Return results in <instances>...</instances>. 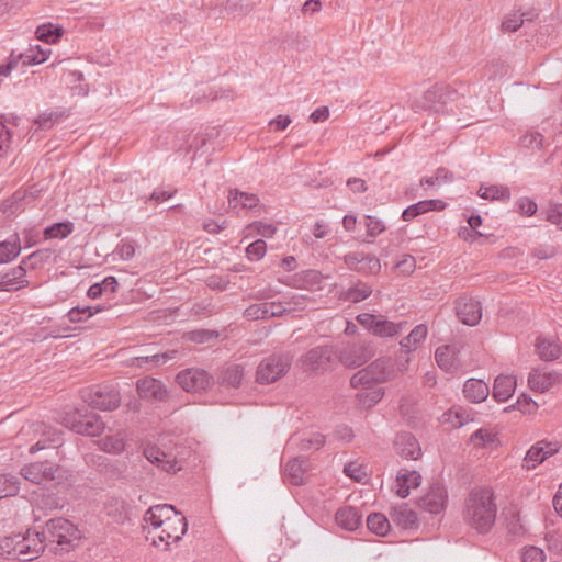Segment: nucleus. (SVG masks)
Listing matches in <instances>:
<instances>
[{"instance_id":"obj_7","label":"nucleus","mask_w":562,"mask_h":562,"mask_svg":"<svg viewBox=\"0 0 562 562\" xmlns=\"http://www.w3.org/2000/svg\"><path fill=\"white\" fill-rule=\"evenodd\" d=\"M187 530L186 517L173 508L172 514L165 520L160 532L153 536L151 542L156 547L164 544L167 548L171 542H178Z\"/></svg>"},{"instance_id":"obj_39","label":"nucleus","mask_w":562,"mask_h":562,"mask_svg":"<svg viewBox=\"0 0 562 562\" xmlns=\"http://www.w3.org/2000/svg\"><path fill=\"white\" fill-rule=\"evenodd\" d=\"M22 485V479L15 474H0V499L16 495Z\"/></svg>"},{"instance_id":"obj_14","label":"nucleus","mask_w":562,"mask_h":562,"mask_svg":"<svg viewBox=\"0 0 562 562\" xmlns=\"http://www.w3.org/2000/svg\"><path fill=\"white\" fill-rule=\"evenodd\" d=\"M136 390L140 398L151 402H165L168 391L165 384L155 378L146 376L136 383Z\"/></svg>"},{"instance_id":"obj_60","label":"nucleus","mask_w":562,"mask_h":562,"mask_svg":"<svg viewBox=\"0 0 562 562\" xmlns=\"http://www.w3.org/2000/svg\"><path fill=\"white\" fill-rule=\"evenodd\" d=\"M516 205L518 207V211L526 216L535 215L538 211L537 203L529 198H520L516 202Z\"/></svg>"},{"instance_id":"obj_62","label":"nucleus","mask_w":562,"mask_h":562,"mask_svg":"<svg viewBox=\"0 0 562 562\" xmlns=\"http://www.w3.org/2000/svg\"><path fill=\"white\" fill-rule=\"evenodd\" d=\"M103 448L105 451L112 452V453H120L124 450L125 443L122 438L113 437V438H106L103 441Z\"/></svg>"},{"instance_id":"obj_59","label":"nucleus","mask_w":562,"mask_h":562,"mask_svg":"<svg viewBox=\"0 0 562 562\" xmlns=\"http://www.w3.org/2000/svg\"><path fill=\"white\" fill-rule=\"evenodd\" d=\"M218 334L216 331L209 329H199L189 333L190 340L196 344L210 341L211 339L216 338Z\"/></svg>"},{"instance_id":"obj_50","label":"nucleus","mask_w":562,"mask_h":562,"mask_svg":"<svg viewBox=\"0 0 562 562\" xmlns=\"http://www.w3.org/2000/svg\"><path fill=\"white\" fill-rule=\"evenodd\" d=\"M324 445L325 436L319 432L312 434L310 437L300 440V449L303 451H307L311 449L318 450Z\"/></svg>"},{"instance_id":"obj_25","label":"nucleus","mask_w":562,"mask_h":562,"mask_svg":"<svg viewBox=\"0 0 562 562\" xmlns=\"http://www.w3.org/2000/svg\"><path fill=\"white\" fill-rule=\"evenodd\" d=\"M24 537L21 533L5 536L0 539V555L9 560H20L22 557V548Z\"/></svg>"},{"instance_id":"obj_10","label":"nucleus","mask_w":562,"mask_h":562,"mask_svg":"<svg viewBox=\"0 0 562 562\" xmlns=\"http://www.w3.org/2000/svg\"><path fill=\"white\" fill-rule=\"evenodd\" d=\"M177 383L189 393H201L209 390L213 383V376L204 369L189 368L180 371L176 376Z\"/></svg>"},{"instance_id":"obj_51","label":"nucleus","mask_w":562,"mask_h":562,"mask_svg":"<svg viewBox=\"0 0 562 562\" xmlns=\"http://www.w3.org/2000/svg\"><path fill=\"white\" fill-rule=\"evenodd\" d=\"M344 473L355 480L356 482H363L367 479V472L363 470L362 465L358 462H348L344 467Z\"/></svg>"},{"instance_id":"obj_29","label":"nucleus","mask_w":562,"mask_h":562,"mask_svg":"<svg viewBox=\"0 0 562 562\" xmlns=\"http://www.w3.org/2000/svg\"><path fill=\"white\" fill-rule=\"evenodd\" d=\"M516 380L513 375H498L494 381L493 397L497 402H506L514 394Z\"/></svg>"},{"instance_id":"obj_61","label":"nucleus","mask_w":562,"mask_h":562,"mask_svg":"<svg viewBox=\"0 0 562 562\" xmlns=\"http://www.w3.org/2000/svg\"><path fill=\"white\" fill-rule=\"evenodd\" d=\"M544 137L539 132H530L521 137V143L526 147L540 148L543 145Z\"/></svg>"},{"instance_id":"obj_47","label":"nucleus","mask_w":562,"mask_h":562,"mask_svg":"<svg viewBox=\"0 0 562 562\" xmlns=\"http://www.w3.org/2000/svg\"><path fill=\"white\" fill-rule=\"evenodd\" d=\"M48 55L49 50L37 47V50L31 48L26 53L20 54L19 59H21L23 66L38 65L44 63Z\"/></svg>"},{"instance_id":"obj_49","label":"nucleus","mask_w":562,"mask_h":562,"mask_svg":"<svg viewBox=\"0 0 562 562\" xmlns=\"http://www.w3.org/2000/svg\"><path fill=\"white\" fill-rule=\"evenodd\" d=\"M267 244L262 239H257L246 248V256L250 261H258L265 257Z\"/></svg>"},{"instance_id":"obj_35","label":"nucleus","mask_w":562,"mask_h":562,"mask_svg":"<svg viewBox=\"0 0 562 562\" xmlns=\"http://www.w3.org/2000/svg\"><path fill=\"white\" fill-rule=\"evenodd\" d=\"M21 252V243L18 234L0 243V265L13 261Z\"/></svg>"},{"instance_id":"obj_3","label":"nucleus","mask_w":562,"mask_h":562,"mask_svg":"<svg viewBox=\"0 0 562 562\" xmlns=\"http://www.w3.org/2000/svg\"><path fill=\"white\" fill-rule=\"evenodd\" d=\"M459 92L447 85H434L412 102L415 112L443 113L449 102L458 100Z\"/></svg>"},{"instance_id":"obj_44","label":"nucleus","mask_w":562,"mask_h":562,"mask_svg":"<svg viewBox=\"0 0 562 562\" xmlns=\"http://www.w3.org/2000/svg\"><path fill=\"white\" fill-rule=\"evenodd\" d=\"M74 231V223L71 222H58L46 227L44 229V236L46 239L49 238H66Z\"/></svg>"},{"instance_id":"obj_57","label":"nucleus","mask_w":562,"mask_h":562,"mask_svg":"<svg viewBox=\"0 0 562 562\" xmlns=\"http://www.w3.org/2000/svg\"><path fill=\"white\" fill-rule=\"evenodd\" d=\"M115 252L122 260L127 261L132 259L135 255L134 243L128 239H122L116 246Z\"/></svg>"},{"instance_id":"obj_40","label":"nucleus","mask_w":562,"mask_h":562,"mask_svg":"<svg viewBox=\"0 0 562 562\" xmlns=\"http://www.w3.org/2000/svg\"><path fill=\"white\" fill-rule=\"evenodd\" d=\"M477 194L480 198L490 201H508L510 199L509 189L497 184L481 186Z\"/></svg>"},{"instance_id":"obj_5","label":"nucleus","mask_w":562,"mask_h":562,"mask_svg":"<svg viewBox=\"0 0 562 562\" xmlns=\"http://www.w3.org/2000/svg\"><path fill=\"white\" fill-rule=\"evenodd\" d=\"M64 424L70 430L90 437H97L104 430V423L95 413L76 409L64 418Z\"/></svg>"},{"instance_id":"obj_15","label":"nucleus","mask_w":562,"mask_h":562,"mask_svg":"<svg viewBox=\"0 0 562 562\" xmlns=\"http://www.w3.org/2000/svg\"><path fill=\"white\" fill-rule=\"evenodd\" d=\"M339 361L348 368H358L371 358V352L363 344H349L339 351Z\"/></svg>"},{"instance_id":"obj_48","label":"nucleus","mask_w":562,"mask_h":562,"mask_svg":"<svg viewBox=\"0 0 562 562\" xmlns=\"http://www.w3.org/2000/svg\"><path fill=\"white\" fill-rule=\"evenodd\" d=\"M531 19H532V15L530 13L510 14L504 19V21L502 23V31L503 32H515L522 25L524 21H529Z\"/></svg>"},{"instance_id":"obj_52","label":"nucleus","mask_w":562,"mask_h":562,"mask_svg":"<svg viewBox=\"0 0 562 562\" xmlns=\"http://www.w3.org/2000/svg\"><path fill=\"white\" fill-rule=\"evenodd\" d=\"M350 385L353 389L362 391L372 387V385H374V382L371 381L370 376H368V373H366V371L361 369L351 376Z\"/></svg>"},{"instance_id":"obj_30","label":"nucleus","mask_w":562,"mask_h":562,"mask_svg":"<svg viewBox=\"0 0 562 562\" xmlns=\"http://www.w3.org/2000/svg\"><path fill=\"white\" fill-rule=\"evenodd\" d=\"M335 520L337 525L346 530L353 531L361 524V515L358 509L351 506L339 508L336 512Z\"/></svg>"},{"instance_id":"obj_11","label":"nucleus","mask_w":562,"mask_h":562,"mask_svg":"<svg viewBox=\"0 0 562 562\" xmlns=\"http://www.w3.org/2000/svg\"><path fill=\"white\" fill-rule=\"evenodd\" d=\"M334 348L329 345L317 346L300 358L304 371L325 372L334 359Z\"/></svg>"},{"instance_id":"obj_1","label":"nucleus","mask_w":562,"mask_h":562,"mask_svg":"<svg viewBox=\"0 0 562 562\" xmlns=\"http://www.w3.org/2000/svg\"><path fill=\"white\" fill-rule=\"evenodd\" d=\"M497 506L488 486H476L469 493L463 508L464 521L480 533H486L495 524Z\"/></svg>"},{"instance_id":"obj_19","label":"nucleus","mask_w":562,"mask_h":562,"mask_svg":"<svg viewBox=\"0 0 562 562\" xmlns=\"http://www.w3.org/2000/svg\"><path fill=\"white\" fill-rule=\"evenodd\" d=\"M459 353L460 347L457 345H445L436 349L435 359L442 370L454 372L461 367Z\"/></svg>"},{"instance_id":"obj_53","label":"nucleus","mask_w":562,"mask_h":562,"mask_svg":"<svg viewBox=\"0 0 562 562\" xmlns=\"http://www.w3.org/2000/svg\"><path fill=\"white\" fill-rule=\"evenodd\" d=\"M546 554L542 549L530 546L525 547L521 552L522 562H544Z\"/></svg>"},{"instance_id":"obj_64","label":"nucleus","mask_w":562,"mask_h":562,"mask_svg":"<svg viewBox=\"0 0 562 562\" xmlns=\"http://www.w3.org/2000/svg\"><path fill=\"white\" fill-rule=\"evenodd\" d=\"M67 317H68L69 322H71V323H81V322H86L87 319L90 318L89 316H87L86 306L85 307H79V306L72 307L71 310L68 311Z\"/></svg>"},{"instance_id":"obj_18","label":"nucleus","mask_w":562,"mask_h":562,"mask_svg":"<svg viewBox=\"0 0 562 562\" xmlns=\"http://www.w3.org/2000/svg\"><path fill=\"white\" fill-rule=\"evenodd\" d=\"M144 457L157 468L166 471V472H177L181 469L178 465L177 460L166 452H164L160 448L154 445H146L143 449Z\"/></svg>"},{"instance_id":"obj_41","label":"nucleus","mask_w":562,"mask_h":562,"mask_svg":"<svg viewBox=\"0 0 562 562\" xmlns=\"http://www.w3.org/2000/svg\"><path fill=\"white\" fill-rule=\"evenodd\" d=\"M384 395V390L379 386L370 387L360 391L356 398L357 403L362 408H370L379 403Z\"/></svg>"},{"instance_id":"obj_6","label":"nucleus","mask_w":562,"mask_h":562,"mask_svg":"<svg viewBox=\"0 0 562 562\" xmlns=\"http://www.w3.org/2000/svg\"><path fill=\"white\" fill-rule=\"evenodd\" d=\"M20 477L37 485L57 483L63 479V470L49 461L33 462L21 468Z\"/></svg>"},{"instance_id":"obj_9","label":"nucleus","mask_w":562,"mask_h":562,"mask_svg":"<svg viewBox=\"0 0 562 562\" xmlns=\"http://www.w3.org/2000/svg\"><path fill=\"white\" fill-rule=\"evenodd\" d=\"M83 401L92 408L100 411H114L120 406L121 396L112 385H98L86 391Z\"/></svg>"},{"instance_id":"obj_32","label":"nucleus","mask_w":562,"mask_h":562,"mask_svg":"<svg viewBox=\"0 0 562 562\" xmlns=\"http://www.w3.org/2000/svg\"><path fill=\"white\" fill-rule=\"evenodd\" d=\"M392 521L401 528H413L417 524L416 513L406 505H398L391 509Z\"/></svg>"},{"instance_id":"obj_2","label":"nucleus","mask_w":562,"mask_h":562,"mask_svg":"<svg viewBox=\"0 0 562 562\" xmlns=\"http://www.w3.org/2000/svg\"><path fill=\"white\" fill-rule=\"evenodd\" d=\"M47 546L56 544V552H69L81 539V532L70 520L64 517L49 519L42 530Z\"/></svg>"},{"instance_id":"obj_12","label":"nucleus","mask_w":562,"mask_h":562,"mask_svg":"<svg viewBox=\"0 0 562 562\" xmlns=\"http://www.w3.org/2000/svg\"><path fill=\"white\" fill-rule=\"evenodd\" d=\"M344 262L349 270L366 274H375L381 269L379 258L361 251L348 252L344 256Z\"/></svg>"},{"instance_id":"obj_31","label":"nucleus","mask_w":562,"mask_h":562,"mask_svg":"<svg viewBox=\"0 0 562 562\" xmlns=\"http://www.w3.org/2000/svg\"><path fill=\"white\" fill-rule=\"evenodd\" d=\"M259 203L256 194L231 190L228 193V205L232 210H251Z\"/></svg>"},{"instance_id":"obj_56","label":"nucleus","mask_w":562,"mask_h":562,"mask_svg":"<svg viewBox=\"0 0 562 562\" xmlns=\"http://www.w3.org/2000/svg\"><path fill=\"white\" fill-rule=\"evenodd\" d=\"M546 220L562 229V204H550L546 211Z\"/></svg>"},{"instance_id":"obj_24","label":"nucleus","mask_w":562,"mask_h":562,"mask_svg":"<svg viewBox=\"0 0 562 562\" xmlns=\"http://www.w3.org/2000/svg\"><path fill=\"white\" fill-rule=\"evenodd\" d=\"M397 495L401 498H406L409 495L411 488L417 487L422 483V475L415 470L401 469L396 476Z\"/></svg>"},{"instance_id":"obj_16","label":"nucleus","mask_w":562,"mask_h":562,"mask_svg":"<svg viewBox=\"0 0 562 562\" xmlns=\"http://www.w3.org/2000/svg\"><path fill=\"white\" fill-rule=\"evenodd\" d=\"M558 442L538 441L526 453L522 467L531 470L559 451Z\"/></svg>"},{"instance_id":"obj_34","label":"nucleus","mask_w":562,"mask_h":562,"mask_svg":"<svg viewBox=\"0 0 562 562\" xmlns=\"http://www.w3.org/2000/svg\"><path fill=\"white\" fill-rule=\"evenodd\" d=\"M406 322L395 323L383 317H379L376 323H374V330L372 334L382 338L393 337L402 333L406 328Z\"/></svg>"},{"instance_id":"obj_17","label":"nucleus","mask_w":562,"mask_h":562,"mask_svg":"<svg viewBox=\"0 0 562 562\" xmlns=\"http://www.w3.org/2000/svg\"><path fill=\"white\" fill-rule=\"evenodd\" d=\"M458 318L465 325L474 326L482 318L481 303L472 297H461L456 303Z\"/></svg>"},{"instance_id":"obj_45","label":"nucleus","mask_w":562,"mask_h":562,"mask_svg":"<svg viewBox=\"0 0 562 562\" xmlns=\"http://www.w3.org/2000/svg\"><path fill=\"white\" fill-rule=\"evenodd\" d=\"M244 379V368L239 364H232L227 367L222 376L223 384L237 387Z\"/></svg>"},{"instance_id":"obj_22","label":"nucleus","mask_w":562,"mask_h":562,"mask_svg":"<svg viewBox=\"0 0 562 562\" xmlns=\"http://www.w3.org/2000/svg\"><path fill=\"white\" fill-rule=\"evenodd\" d=\"M24 541L22 548L21 561H31L38 557L44 551L46 541L42 536V531L27 530L26 535H23Z\"/></svg>"},{"instance_id":"obj_42","label":"nucleus","mask_w":562,"mask_h":562,"mask_svg":"<svg viewBox=\"0 0 562 562\" xmlns=\"http://www.w3.org/2000/svg\"><path fill=\"white\" fill-rule=\"evenodd\" d=\"M362 223L367 231L368 238L363 240L366 243H372L386 229L384 222L373 215H364Z\"/></svg>"},{"instance_id":"obj_63","label":"nucleus","mask_w":562,"mask_h":562,"mask_svg":"<svg viewBox=\"0 0 562 562\" xmlns=\"http://www.w3.org/2000/svg\"><path fill=\"white\" fill-rule=\"evenodd\" d=\"M109 515L116 517V521H124L127 518L125 510V503L123 501H114V504L109 507Z\"/></svg>"},{"instance_id":"obj_38","label":"nucleus","mask_w":562,"mask_h":562,"mask_svg":"<svg viewBox=\"0 0 562 562\" xmlns=\"http://www.w3.org/2000/svg\"><path fill=\"white\" fill-rule=\"evenodd\" d=\"M370 380L374 382V384L382 383L389 380L391 375V371L387 368V362L384 359H378L370 363L368 367L363 369Z\"/></svg>"},{"instance_id":"obj_27","label":"nucleus","mask_w":562,"mask_h":562,"mask_svg":"<svg viewBox=\"0 0 562 562\" xmlns=\"http://www.w3.org/2000/svg\"><path fill=\"white\" fill-rule=\"evenodd\" d=\"M173 506L168 504H159L149 507L144 515V522L153 526L155 530L161 529L165 520L172 514Z\"/></svg>"},{"instance_id":"obj_21","label":"nucleus","mask_w":562,"mask_h":562,"mask_svg":"<svg viewBox=\"0 0 562 562\" xmlns=\"http://www.w3.org/2000/svg\"><path fill=\"white\" fill-rule=\"evenodd\" d=\"M176 355L175 350L168 352H157L153 355H139L128 359V366L132 368H138L144 370H153L159 366L165 364L169 360L173 359Z\"/></svg>"},{"instance_id":"obj_26","label":"nucleus","mask_w":562,"mask_h":562,"mask_svg":"<svg viewBox=\"0 0 562 562\" xmlns=\"http://www.w3.org/2000/svg\"><path fill=\"white\" fill-rule=\"evenodd\" d=\"M428 327L425 324L415 326L411 333L400 341L401 352L411 353L426 340Z\"/></svg>"},{"instance_id":"obj_20","label":"nucleus","mask_w":562,"mask_h":562,"mask_svg":"<svg viewBox=\"0 0 562 562\" xmlns=\"http://www.w3.org/2000/svg\"><path fill=\"white\" fill-rule=\"evenodd\" d=\"M561 374L555 371L544 372L533 369L528 376V385L532 391L544 393L561 381Z\"/></svg>"},{"instance_id":"obj_13","label":"nucleus","mask_w":562,"mask_h":562,"mask_svg":"<svg viewBox=\"0 0 562 562\" xmlns=\"http://www.w3.org/2000/svg\"><path fill=\"white\" fill-rule=\"evenodd\" d=\"M447 502L448 493L446 487L439 482H436L432 483L428 492L420 497L418 504L423 509L431 514H439L445 509Z\"/></svg>"},{"instance_id":"obj_46","label":"nucleus","mask_w":562,"mask_h":562,"mask_svg":"<svg viewBox=\"0 0 562 562\" xmlns=\"http://www.w3.org/2000/svg\"><path fill=\"white\" fill-rule=\"evenodd\" d=\"M35 34L41 41L55 43L61 37L63 29L54 26L53 24H43L37 26Z\"/></svg>"},{"instance_id":"obj_28","label":"nucleus","mask_w":562,"mask_h":562,"mask_svg":"<svg viewBox=\"0 0 562 562\" xmlns=\"http://www.w3.org/2000/svg\"><path fill=\"white\" fill-rule=\"evenodd\" d=\"M464 397L473 403L485 401L490 394L488 385L479 379H468L463 385Z\"/></svg>"},{"instance_id":"obj_8","label":"nucleus","mask_w":562,"mask_h":562,"mask_svg":"<svg viewBox=\"0 0 562 562\" xmlns=\"http://www.w3.org/2000/svg\"><path fill=\"white\" fill-rule=\"evenodd\" d=\"M40 255L41 251H34L24 258L19 266L0 273V292H11L27 286L26 265H29L30 268H35L33 261L36 260Z\"/></svg>"},{"instance_id":"obj_33","label":"nucleus","mask_w":562,"mask_h":562,"mask_svg":"<svg viewBox=\"0 0 562 562\" xmlns=\"http://www.w3.org/2000/svg\"><path fill=\"white\" fill-rule=\"evenodd\" d=\"M536 350L543 361H553L559 358L561 348L554 339L538 337L536 340Z\"/></svg>"},{"instance_id":"obj_43","label":"nucleus","mask_w":562,"mask_h":562,"mask_svg":"<svg viewBox=\"0 0 562 562\" xmlns=\"http://www.w3.org/2000/svg\"><path fill=\"white\" fill-rule=\"evenodd\" d=\"M368 528L378 536H385L390 530V520L381 513H371L367 518Z\"/></svg>"},{"instance_id":"obj_36","label":"nucleus","mask_w":562,"mask_h":562,"mask_svg":"<svg viewBox=\"0 0 562 562\" xmlns=\"http://www.w3.org/2000/svg\"><path fill=\"white\" fill-rule=\"evenodd\" d=\"M304 462L305 460L303 458L296 457L289 460V462L285 464L284 475L292 485H301L304 483Z\"/></svg>"},{"instance_id":"obj_54","label":"nucleus","mask_w":562,"mask_h":562,"mask_svg":"<svg viewBox=\"0 0 562 562\" xmlns=\"http://www.w3.org/2000/svg\"><path fill=\"white\" fill-rule=\"evenodd\" d=\"M61 114L57 112H44L37 116L34 121L42 130L50 128L55 123L59 122Z\"/></svg>"},{"instance_id":"obj_4","label":"nucleus","mask_w":562,"mask_h":562,"mask_svg":"<svg viewBox=\"0 0 562 562\" xmlns=\"http://www.w3.org/2000/svg\"><path fill=\"white\" fill-rule=\"evenodd\" d=\"M292 358L288 353H273L260 361L256 380L260 384H270L283 376L290 369Z\"/></svg>"},{"instance_id":"obj_37","label":"nucleus","mask_w":562,"mask_h":562,"mask_svg":"<svg viewBox=\"0 0 562 562\" xmlns=\"http://www.w3.org/2000/svg\"><path fill=\"white\" fill-rule=\"evenodd\" d=\"M372 293V288L364 282H357L340 294V299L351 303H359L369 297Z\"/></svg>"},{"instance_id":"obj_55","label":"nucleus","mask_w":562,"mask_h":562,"mask_svg":"<svg viewBox=\"0 0 562 562\" xmlns=\"http://www.w3.org/2000/svg\"><path fill=\"white\" fill-rule=\"evenodd\" d=\"M495 440H496V435L488 430H485V429H479L475 432H473L471 436V441L475 446L481 445V446L485 447L487 445L493 443Z\"/></svg>"},{"instance_id":"obj_58","label":"nucleus","mask_w":562,"mask_h":562,"mask_svg":"<svg viewBox=\"0 0 562 562\" xmlns=\"http://www.w3.org/2000/svg\"><path fill=\"white\" fill-rule=\"evenodd\" d=\"M425 205L426 204H424L423 201H419L415 204L409 205L402 212V220L405 222H409V221L414 220L415 217L427 213Z\"/></svg>"},{"instance_id":"obj_23","label":"nucleus","mask_w":562,"mask_h":562,"mask_svg":"<svg viewBox=\"0 0 562 562\" xmlns=\"http://www.w3.org/2000/svg\"><path fill=\"white\" fill-rule=\"evenodd\" d=\"M394 446L396 452L405 459L417 460L422 449L417 439L409 432H401L396 436Z\"/></svg>"}]
</instances>
